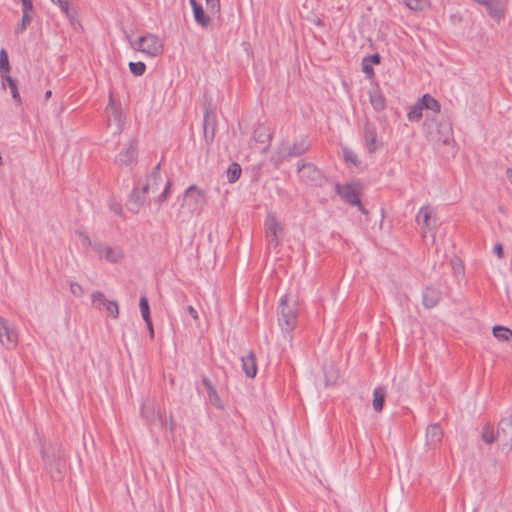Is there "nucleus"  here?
<instances>
[{"label": "nucleus", "instance_id": "obj_27", "mask_svg": "<svg viewBox=\"0 0 512 512\" xmlns=\"http://www.w3.org/2000/svg\"><path fill=\"white\" fill-rule=\"evenodd\" d=\"M2 78V85L3 87L5 88L6 85H8V87L10 88V92H11V95L13 97V99L18 103L20 104L21 103V97H20V94L18 92V88H17V84L16 82L12 79V77L10 75H3Z\"/></svg>", "mask_w": 512, "mask_h": 512}, {"label": "nucleus", "instance_id": "obj_39", "mask_svg": "<svg viewBox=\"0 0 512 512\" xmlns=\"http://www.w3.org/2000/svg\"><path fill=\"white\" fill-rule=\"evenodd\" d=\"M207 9L212 14L220 13V0H205Z\"/></svg>", "mask_w": 512, "mask_h": 512}, {"label": "nucleus", "instance_id": "obj_4", "mask_svg": "<svg viewBox=\"0 0 512 512\" xmlns=\"http://www.w3.org/2000/svg\"><path fill=\"white\" fill-rule=\"evenodd\" d=\"M278 323L285 334L290 337L297 324V305L295 300H292L289 295L281 298L278 310Z\"/></svg>", "mask_w": 512, "mask_h": 512}, {"label": "nucleus", "instance_id": "obj_10", "mask_svg": "<svg viewBox=\"0 0 512 512\" xmlns=\"http://www.w3.org/2000/svg\"><path fill=\"white\" fill-rule=\"evenodd\" d=\"M266 234L268 238L269 247L276 249L280 245V237L283 234L284 228L282 224L272 214H269L265 221Z\"/></svg>", "mask_w": 512, "mask_h": 512}, {"label": "nucleus", "instance_id": "obj_28", "mask_svg": "<svg viewBox=\"0 0 512 512\" xmlns=\"http://www.w3.org/2000/svg\"><path fill=\"white\" fill-rule=\"evenodd\" d=\"M53 3H56L61 11L66 15V17L70 20L73 26L76 25V12L70 10V4L68 0H51Z\"/></svg>", "mask_w": 512, "mask_h": 512}, {"label": "nucleus", "instance_id": "obj_11", "mask_svg": "<svg viewBox=\"0 0 512 512\" xmlns=\"http://www.w3.org/2000/svg\"><path fill=\"white\" fill-rule=\"evenodd\" d=\"M308 147L309 145L304 139L294 143L293 145H290L289 143H282L277 153L276 160L277 162H282L287 157L302 155L308 150Z\"/></svg>", "mask_w": 512, "mask_h": 512}, {"label": "nucleus", "instance_id": "obj_36", "mask_svg": "<svg viewBox=\"0 0 512 512\" xmlns=\"http://www.w3.org/2000/svg\"><path fill=\"white\" fill-rule=\"evenodd\" d=\"M139 308H140V312H141L143 320L149 321V318H151L150 317V308H149L148 300L145 296L140 298Z\"/></svg>", "mask_w": 512, "mask_h": 512}, {"label": "nucleus", "instance_id": "obj_31", "mask_svg": "<svg viewBox=\"0 0 512 512\" xmlns=\"http://www.w3.org/2000/svg\"><path fill=\"white\" fill-rule=\"evenodd\" d=\"M241 166L238 163H231L227 169V178L230 183L236 182L241 175Z\"/></svg>", "mask_w": 512, "mask_h": 512}, {"label": "nucleus", "instance_id": "obj_2", "mask_svg": "<svg viewBox=\"0 0 512 512\" xmlns=\"http://www.w3.org/2000/svg\"><path fill=\"white\" fill-rule=\"evenodd\" d=\"M427 139L434 144L448 145L453 142L452 124L446 120H437L427 117L424 123Z\"/></svg>", "mask_w": 512, "mask_h": 512}, {"label": "nucleus", "instance_id": "obj_14", "mask_svg": "<svg viewBox=\"0 0 512 512\" xmlns=\"http://www.w3.org/2000/svg\"><path fill=\"white\" fill-rule=\"evenodd\" d=\"M298 173L301 180L309 184H317L321 180L320 170L311 163L299 165Z\"/></svg>", "mask_w": 512, "mask_h": 512}, {"label": "nucleus", "instance_id": "obj_44", "mask_svg": "<svg viewBox=\"0 0 512 512\" xmlns=\"http://www.w3.org/2000/svg\"><path fill=\"white\" fill-rule=\"evenodd\" d=\"M22 12H33L32 0H21Z\"/></svg>", "mask_w": 512, "mask_h": 512}, {"label": "nucleus", "instance_id": "obj_16", "mask_svg": "<svg viewBox=\"0 0 512 512\" xmlns=\"http://www.w3.org/2000/svg\"><path fill=\"white\" fill-rule=\"evenodd\" d=\"M201 385L207 393L208 403L217 409H220V410L224 409V403L221 400V398H220L216 388L212 384V382L207 377H203L201 380Z\"/></svg>", "mask_w": 512, "mask_h": 512}, {"label": "nucleus", "instance_id": "obj_41", "mask_svg": "<svg viewBox=\"0 0 512 512\" xmlns=\"http://www.w3.org/2000/svg\"><path fill=\"white\" fill-rule=\"evenodd\" d=\"M344 158L347 162H350L354 165H357L358 163L357 155L352 150L345 149Z\"/></svg>", "mask_w": 512, "mask_h": 512}, {"label": "nucleus", "instance_id": "obj_13", "mask_svg": "<svg viewBox=\"0 0 512 512\" xmlns=\"http://www.w3.org/2000/svg\"><path fill=\"white\" fill-rule=\"evenodd\" d=\"M93 248L100 257L111 263H118L124 256L122 249L119 247H111L103 243H94Z\"/></svg>", "mask_w": 512, "mask_h": 512}, {"label": "nucleus", "instance_id": "obj_30", "mask_svg": "<svg viewBox=\"0 0 512 512\" xmlns=\"http://www.w3.org/2000/svg\"><path fill=\"white\" fill-rule=\"evenodd\" d=\"M195 21L202 27L210 24V17L204 12L202 6L193 11Z\"/></svg>", "mask_w": 512, "mask_h": 512}, {"label": "nucleus", "instance_id": "obj_49", "mask_svg": "<svg viewBox=\"0 0 512 512\" xmlns=\"http://www.w3.org/2000/svg\"><path fill=\"white\" fill-rule=\"evenodd\" d=\"M147 327H148V330L150 332V337L153 338L154 337V330H153V325H152V321H151V318H149V321H145Z\"/></svg>", "mask_w": 512, "mask_h": 512}, {"label": "nucleus", "instance_id": "obj_5", "mask_svg": "<svg viewBox=\"0 0 512 512\" xmlns=\"http://www.w3.org/2000/svg\"><path fill=\"white\" fill-rule=\"evenodd\" d=\"M129 44L133 50L141 52L147 57H157L163 52L161 39L151 33L140 36L136 40H130Z\"/></svg>", "mask_w": 512, "mask_h": 512}, {"label": "nucleus", "instance_id": "obj_24", "mask_svg": "<svg viewBox=\"0 0 512 512\" xmlns=\"http://www.w3.org/2000/svg\"><path fill=\"white\" fill-rule=\"evenodd\" d=\"M369 97H370V103L376 111H382L385 109L386 101H385L383 94L381 93V91L379 89H377V88L372 89L369 92Z\"/></svg>", "mask_w": 512, "mask_h": 512}, {"label": "nucleus", "instance_id": "obj_8", "mask_svg": "<svg viewBox=\"0 0 512 512\" xmlns=\"http://www.w3.org/2000/svg\"><path fill=\"white\" fill-rule=\"evenodd\" d=\"M17 343L18 333L15 326L0 316V344L6 349L12 350Z\"/></svg>", "mask_w": 512, "mask_h": 512}, {"label": "nucleus", "instance_id": "obj_29", "mask_svg": "<svg viewBox=\"0 0 512 512\" xmlns=\"http://www.w3.org/2000/svg\"><path fill=\"white\" fill-rule=\"evenodd\" d=\"M493 335L495 338L501 341H509L512 339V330L504 326H494Z\"/></svg>", "mask_w": 512, "mask_h": 512}, {"label": "nucleus", "instance_id": "obj_35", "mask_svg": "<svg viewBox=\"0 0 512 512\" xmlns=\"http://www.w3.org/2000/svg\"><path fill=\"white\" fill-rule=\"evenodd\" d=\"M91 300H92L93 306H95L98 309H100L101 307L106 305L107 302L109 301L106 299L105 295L100 291L94 292L91 295Z\"/></svg>", "mask_w": 512, "mask_h": 512}, {"label": "nucleus", "instance_id": "obj_50", "mask_svg": "<svg viewBox=\"0 0 512 512\" xmlns=\"http://www.w3.org/2000/svg\"><path fill=\"white\" fill-rule=\"evenodd\" d=\"M370 59L374 64H378L380 62V56L378 54L372 55Z\"/></svg>", "mask_w": 512, "mask_h": 512}, {"label": "nucleus", "instance_id": "obj_43", "mask_svg": "<svg viewBox=\"0 0 512 512\" xmlns=\"http://www.w3.org/2000/svg\"><path fill=\"white\" fill-rule=\"evenodd\" d=\"M79 237H80V242H81V244H82L84 247H90V246H93V245H92V242H91V240H90V238H89V236H88V235H86L85 233L80 232V233H79Z\"/></svg>", "mask_w": 512, "mask_h": 512}, {"label": "nucleus", "instance_id": "obj_25", "mask_svg": "<svg viewBox=\"0 0 512 512\" xmlns=\"http://www.w3.org/2000/svg\"><path fill=\"white\" fill-rule=\"evenodd\" d=\"M418 100L420 102V105H422L423 110L424 109H428V110L433 111L434 113H439L440 112V107H441L440 103L435 98L430 96L429 94L423 95Z\"/></svg>", "mask_w": 512, "mask_h": 512}, {"label": "nucleus", "instance_id": "obj_37", "mask_svg": "<svg viewBox=\"0 0 512 512\" xmlns=\"http://www.w3.org/2000/svg\"><path fill=\"white\" fill-rule=\"evenodd\" d=\"M129 69L135 76H142L145 73L146 65L143 62H130Z\"/></svg>", "mask_w": 512, "mask_h": 512}, {"label": "nucleus", "instance_id": "obj_45", "mask_svg": "<svg viewBox=\"0 0 512 512\" xmlns=\"http://www.w3.org/2000/svg\"><path fill=\"white\" fill-rule=\"evenodd\" d=\"M186 310L195 321L199 320L198 312L195 310L193 306H188Z\"/></svg>", "mask_w": 512, "mask_h": 512}, {"label": "nucleus", "instance_id": "obj_19", "mask_svg": "<svg viewBox=\"0 0 512 512\" xmlns=\"http://www.w3.org/2000/svg\"><path fill=\"white\" fill-rule=\"evenodd\" d=\"M432 209L428 206H423L419 209L416 222L422 226L423 234L432 230L431 225V217H432Z\"/></svg>", "mask_w": 512, "mask_h": 512}, {"label": "nucleus", "instance_id": "obj_47", "mask_svg": "<svg viewBox=\"0 0 512 512\" xmlns=\"http://www.w3.org/2000/svg\"><path fill=\"white\" fill-rule=\"evenodd\" d=\"M166 425L169 426V430L171 433H173L175 431L176 423L172 416L170 417L169 422L166 421Z\"/></svg>", "mask_w": 512, "mask_h": 512}, {"label": "nucleus", "instance_id": "obj_9", "mask_svg": "<svg viewBox=\"0 0 512 512\" xmlns=\"http://www.w3.org/2000/svg\"><path fill=\"white\" fill-rule=\"evenodd\" d=\"M138 149L134 141H129L116 157V164L121 168L131 169L137 162Z\"/></svg>", "mask_w": 512, "mask_h": 512}, {"label": "nucleus", "instance_id": "obj_48", "mask_svg": "<svg viewBox=\"0 0 512 512\" xmlns=\"http://www.w3.org/2000/svg\"><path fill=\"white\" fill-rule=\"evenodd\" d=\"M139 190H140V192H141L143 195H145V194H149V193H152V192H151V189H150V186H149L147 183H145V184L142 186V188H141V189H139Z\"/></svg>", "mask_w": 512, "mask_h": 512}, {"label": "nucleus", "instance_id": "obj_23", "mask_svg": "<svg viewBox=\"0 0 512 512\" xmlns=\"http://www.w3.org/2000/svg\"><path fill=\"white\" fill-rule=\"evenodd\" d=\"M242 368L247 377L253 378L256 376L257 364L256 357L253 353H249L248 355L242 357Z\"/></svg>", "mask_w": 512, "mask_h": 512}, {"label": "nucleus", "instance_id": "obj_15", "mask_svg": "<svg viewBox=\"0 0 512 512\" xmlns=\"http://www.w3.org/2000/svg\"><path fill=\"white\" fill-rule=\"evenodd\" d=\"M110 103H112V99ZM106 110L108 113V125L113 128L115 134L121 133L125 121L123 113L114 108L112 104H109Z\"/></svg>", "mask_w": 512, "mask_h": 512}, {"label": "nucleus", "instance_id": "obj_7", "mask_svg": "<svg viewBox=\"0 0 512 512\" xmlns=\"http://www.w3.org/2000/svg\"><path fill=\"white\" fill-rule=\"evenodd\" d=\"M146 183L150 186L152 193L157 192L160 186L163 185L164 189L161 192V194L157 197L156 201L158 204H162L163 202L166 201L170 193L171 182L169 180L164 182L160 173V164L154 167L152 172L148 175Z\"/></svg>", "mask_w": 512, "mask_h": 512}, {"label": "nucleus", "instance_id": "obj_46", "mask_svg": "<svg viewBox=\"0 0 512 512\" xmlns=\"http://www.w3.org/2000/svg\"><path fill=\"white\" fill-rule=\"evenodd\" d=\"M494 252L496 253V255L499 257V258H502L503 255H504V252H503V247L501 244H496L494 246Z\"/></svg>", "mask_w": 512, "mask_h": 512}, {"label": "nucleus", "instance_id": "obj_26", "mask_svg": "<svg viewBox=\"0 0 512 512\" xmlns=\"http://www.w3.org/2000/svg\"><path fill=\"white\" fill-rule=\"evenodd\" d=\"M386 392L382 387H377L373 392V408L375 411L380 412L383 409L385 402Z\"/></svg>", "mask_w": 512, "mask_h": 512}, {"label": "nucleus", "instance_id": "obj_51", "mask_svg": "<svg viewBox=\"0 0 512 512\" xmlns=\"http://www.w3.org/2000/svg\"><path fill=\"white\" fill-rule=\"evenodd\" d=\"M193 11L196 10V8H199L201 5L196 0H189Z\"/></svg>", "mask_w": 512, "mask_h": 512}, {"label": "nucleus", "instance_id": "obj_17", "mask_svg": "<svg viewBox=\"0 0 512 512\" xmlns=\"http://www.w3.org/2000/svg\"><path fill=\"white\" fill-rule=\"evenodd\" d=\"M364 141L369 153L375 152L381 146L376 127L370 123H366L364 126Z\"/></svg>", "mask_w": 512, "mask_h": 512}, {"label": "nucleus", "instance_id": "obj_21", "mask_svg": "<svg viewBox=\"0 0 512 512\" xmlns=\"http://www.w3.org/2000/svg\"><path fill=\"white\" fill-rule=\"evenodd\" d=\"M338 194L351 205H360V199L353 187L349 185L337 186Z\"/></svg>", "mask_w": 512, "mask_h": 512}, {"label": "nucleus", "instance_id": "obj_32", "mask_svg": "<svg viewBox=\"0 0 512 512\" xmlns=\"http://www.w3.org/2000/svg\"><path fill=\"white\" fill-rule=\"evenodd\" d=\"M32 12H22V18L20 21V24L15 29V34L19 35L22 34L27 27L31 24L32 21Z\"/></svg>", "mask_w": 512, "mask_h": 512}, {"label": "nucleus", "instance_id": "obj_34", "mask_svg": "<svg viewBox=\"0 0 512 512\" xmlns=\"http://www.w3.org/2000/svg\"><path fill=\"white\" fill-rule=\"evenodd\" d=\"M423 107L420 105L419 100L413 107L410 108L407 117L410 121H419L422 117Z\"/></svg>", "mask_w": 512, "mask_h": 512}, {"label": "nucleus", "instance_id": "obj_22", "mask_svg": "<svg viewBox=\"0 0 512 512\" xmlns=\"http://www.w3.org/2000/svg\"><path fill=\"white\" fill-rule=\"evenodd\" d=\"M145 201V196L140 192L139 188L135 187L129 197L128 208L130 211L137 213L139 212L140 208L143 206Z\"/></svg>", "mask_w": 512, "mask_h": 512}, {"label": "nucleus", "instance_id": "obj_42", "mask_svg": "<svg viewBox=\"0 0 512 512\" xmlns=\"http://www.w3.org/2000/svg\"><path fill=\"white\" fill-rule=\"evenodd\" d=\"M70 291L73 295L77 296V297H80L83 295L84 293V290L82 288V286L76 282H71L70 283Z\"/></svg>", "mask_w": 512, "mask_h": 512}, {"label": "nucleus", "instance_id": "obj_3", "mask_svg": "<svg viewBox=\"0 0 512 512\" xmlns=\"http://www.w3.org/2000/svg\"><path fill=\"white\" fill-rule=\"evenodd\" d=\"M41 455L46 468L51 473L52 478H60L66 466L61 447L56 443L42 445Z\"/></svg>", "mask_w": 512, "mask_h": 512}, {"label": "nucleus", "instance_id": "obj_33", "mask_svg": "<svg viewBox=\"0 0 512 512\" xmlns=\"http://www.w3.org/2000/svg\"><path fill=\"white\" fill-rule=\"evenodd\" d=\"M10 65L8 54L5 49L0 50V73L3 75H9Z\"/></svg>", "mask_w": 512, "mask_h": 512}, {"label": "nucleus", "instance_id": "obj_20", "mask_svg": "<svg viewBox=\"0 0 512 512\" xmlns=\"http://www.w3.org/2000/svg\"><path fill=\"white\" fill-rule=\"evenodd\" d=\"M443 438V430L438 424H431L426 429V444L436 447Z\"/></svg>", "mask_w": 512, "mask_h": 512}, {"label": "nucleus", "instance_id": "obj_53", "mask_svg": "<svg viewBox=\"0 0 512 512\" xmlns=\"http://www.w3.org/2000/svg\"><path fill=\"white\" fill-rule=\"evenodd\" d=\"M51 94H52V92H51V91H47V92H46V94H45L46 98L51 97Z\"/></svg>", "mask_w": 512, "mask_h": 512}, {"label": "nucleus", "instance_id": "obj_40", "mask_svg": "<svg viewBox=\"0 0 512 512\" xmlns=\"http://www.w3.org/2000/svg\"><path fill=\"white\" fill-rule=\"evenodd\" d=\"M405 5L414 11H418L422 9L423 0H404Z\"/></svg>", "mask_w": 512, "mask_h": 512}, {"label": "nucleus", "instance_id": "obj_18", "mask_svg": "<svg viewBox=\"0 0 512 512\" xmlns=\"http://www.w3.org/2000/svg\"><path fill=\"white\" fill-rule=\"evenodd\" d=\"M441 291L435 287L428 286L423 291V305L426 308H434L441 299Z\"/></svg>", "mask_w": 512, "mask_h": 512}, {"label": "nucleus", "instance_id": "obj_38", "mask_svg": "<svg viewBox=\"0 0 512 512\" xmlns=\"http://www.w3.org/2000/svg\"><path fill=\"white\" fill-rule=\"evenodd\" d=\"M106 311L113 317L117 318L119 314L118 304L115 301H108L106 305H104Z\"/></svg>", "mask_w": 512, "mask_h": 512}, {"label": "nucleus", "instance_id": "obj_1", "mask_svg": "<svg viewBox=\"0 0 512 512\" xmlns=\"http://www.w3.org/2000/svg\"><path fill=\"white\" fill-rule=\"evenodd\" d=\"M482 440L487 444L497 443L499 448L508 453L512 449V416L503 418L495 432L489 426L483 428Z\"/></svg>", "mask_w": 512, "mask_h": 512}, {"label": "nucleus", "instance_id": "obj_6", "mask_svg": "<svg viewBox=\"0 0 512 512\" xmlns=\"http://www.w3.org/2000/svg\"><path fill=\"white\" fill-rule=\"evenodd\" d=\"M205 203V192L196 185H191L185 190L182 203L183 208H188L190 212L199 213Z\"/></svg>", "mask_w": 512, "mask_h": 512}, {"label": "nucleus", "instance_id": "obj_52", "mask_svg": "<svg viewBox=\"0 0 512 512\" xmlns=\"http://www.w3.org/2000/svg\"><path fill=\"white\" fill-rule=\"evenodd\" d=\"M363 70H364V72H365L366 74L373 73V69H372V68H370V67H368V66H366V65H364Z\"/></svg>", "mask_w": 512, "mask_h": 512}, {"label": "nucleus", "instance_id": "obj_12", "mask_svg": "<svg viewBox=\"0 0 512 512\" xmlns=\"http://www.w3.org/2000/svg\"><path fill=\"white\" fill-rule=\"evenodd\" d=\"M141 414L150 423L158 420L162 426H166V419L163 417L159 405L154 400L147 399L143 402Z\"/></svg>", "mask_w": 512, "mask_h": 512}]
</instances>
